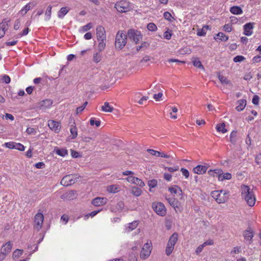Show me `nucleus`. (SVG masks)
<instances>
[{"instance_id": "f257e3e1", "label": "nucleus", "mask_w": 261, "mask_h": 261, "mask_svg": "<svg viewBox=\"0 0 261 261\" xmlns=\"http://www.w3.org/2000/svg\"><path fill=\"white\" fill-rule=\"evenodd\" d=\"M242 199H244L247 205L250 207L254 205L256 201V197L253 189L249 186L242 185L241 187Z\"/></svg>"}, {"instance_id": "f03ea898", "label": "nucleus", "mask_w": 261, "mask_h": 261, "mask_svg": "<svg viewBox=\"0 0 261 261\" xmlns=\"http://www.w3.org/2000/svg\"><path fill=\"white\" fill-rule=\"evenodd\" d=\"M127 43V36L123 31H119L115 37V45L116 48L122 49Z\"/></svg>"}, {"instance_id": "7ed1b4c3", "label": "nucleus", "mask_w": 261, "mask_h": 261, "mask_svg": "<svg viewBox=\"0 0 261 261\" xmlns=\"http://www.w3.org/2000/svg\"><path fill=\"white\" fill-rule=\"evenodd\" d=\"M80 176L76 174H69L64 176L61 180V184L67 187L74 184L77 181Z\"/></svg>"}, {"instance_id": "20e7f679", "label": "nucleus", "mask_w": 261, "mask_h": 261, "mask_svg": "<svg viewBox=\"0 0 261 261\" xmlns=\"http://www.w3.org/2000/svg\"><path fill=\"white\" fill-rule=\"evenodd\" d=\"M178 240V234L177 233H174L170 238L166 248L165 252L167 255H170L172 252L174 245Z\"/></svg>"}, {"instance_id": "39448f33", "label": "nucleus", "mask_w": 261, "mask_h": 261, "mask_svg": "<svg viewBox=\"0 0 261 261\" xmlns=\"http://www.w3.org/2000/svg\"><path fill=\"white\" fill-rule=\"evenodd\" d=\"M115 8L118 11L121 13L128 12L132 9L129 2L125 0H121L117 2L115 4Z\"/></svg>"}, {"instance_id": "423d86ee", "label": "nucleus", "mask_w": 261, "mask_h": 261, "mask_svg": "<svg viewBox=\"0 0 261 261\" xmlns=\"http://www.w3.org/2000/svg\"><path fill=\"white\" fill-rule=\"evenodd\" d=\"M127 37L134 41L136 44L142 38L141 33L134 29H129L127 33Z\"/></svg>"}, {"instance_id": "0eeeda50", "label": "nucleus", "mask_w": 261, "mask_h": 261, "mask_svg": "<svg viewBox=\"0 0 261 261\" xmlns=\"http://www.w3.org/2000/svg\"><path fill=\"white\" fill-rule=\"evenodd\" d=\"M154 211L158 215L164 216L166 214L165 205L161 202H153L152 205Z\"/></svg>"}, {"instance_id": "6e6552de", "label": "nucleus", "mask_w": 261, "mask_h": 261, "mask_svg": "<svg viewBox=\"0 0 261 261\" xmlns=\"http://www.w3.org/2000/svg\"><path fill=\"white\" fill-rule=\"evenodd\" d=\"M152 249L151 243H146L141 249L140 252V257L143 259H145L150 255Z\"/></svg>"}, {"instance_id": "1a4fd4ad", "label": "nucleus", "mask_w": 261, "mask_h": 261, "mask_svg": "<svg viewBox=\"0 0 261 261\" xmlns=\"http://www.w3.org/2000/svg\"><path fill=\"white\" fill-rule=\"evenodd\" d=\"M44 220V216L41 213H38L34 218V227L37 230H39L42 227V223Z\"/></svg>"}, {"instance_id": "9d476101", "label": "nucleus", "mask_w": 261, "mask_h": 261, "mask_svg": "<svg viewBox=\"0 0 261 261\" xmlns=\"http://www.w3.org/2000/svg\"><path fill=\"white\" fill-rule=\"evenodd\" d=\"M48 126L52 131L56 133H59L61 128L60 122L53 120L48 121Z\"/></svg>"}, {"instance_id": "9b49d317", "label": "nucleus", "mask_w": 261, "mask_h": 261, "mask_svg": "<svg viewBox=\"0 0 261 261\" xmlns=\"http://www.w3.org/2000/svg\"><path fill=\"white\" fill-rule=\"evenodd\" d=\"M126 180L130 183L136 185L141 188L145 186L144 182L140 178L133 176H129L126 178Z\"/></svg>"}, {"instance_id": "f8f14e48", "label": "nucleus", "mask_w": 261, "mask_h": 261, "mask_svg": "<svg viewBox=\"0 0 261 261\" xmlns=\"http://www.w3.org/2000/svg\"><path fill=\"white\" fill-rule=\"evenodd\" d=\"M243 236L246 241H248L249 244L252 242V238L254 236V232L252 229L250 227L244 230Z\"/></svg>"}, {"instance_id": "ddd939ff", "label": "nucleus", "mask_w": 261, "mask_h": 261, "mask_svg": "<svg viewBox=\"0 0 261 261\" xmlns=\"http://www.w3.org/2000/svg\"><path fill=\"white\" fill-rule=\"evenodd\" d=\"M9 22L10 19L6 18L0 23V39L4 36L6 31L8 29V22Z\"/></svg>"}, {"instance_id": "4468645a", "label": "nucleus", "mask_w": 261, "mask_h": 261, "mask_svg": "<svg viewBox=\"0 0 261 261\" xmlns=\"http://www.w3.org/2000/svg\"><path fill=\"white\" fill-rule=\"evenodd\" d=\"M107 202L106 198L97 197L92 200L91 203L95 206H100L106 204Z\"/></svg>"}, {"instance_id": "2eb2a0df", "label": "nucleus", "mask_w": 261, "mask_h": 261, "mask_svg": "<svg viewBox=\"0 0 261 261\" xmlns=\"http://www.w3.org/2000/svg\"><path fill=\"white\" fill-rule=\"evenodd\" d=\"M52 103L53 102L50 99H46L39 102L37 107L40 110H45L49 108Z\"/></svg>"}, {"instance_id": "dca6fc26", "label": "nucleus", "mask_w": 261, "mask_h": 261, "mask_svg": "<svg viewBox=\"0 0 261 261\" xmlns=\"http://www.w3.org/2000/svg\"><path fill=\"white\" fill-rule=\"evenodd\" d=\"M254 23H247L245 24L244 28V34L246 36H251L253 34Z\"/></svg>"}, {"instance_id": "f3484780", "label": "nucleus", "mask_w": 261, "mask_h": 261, "mask_svg": "<svg viewBox=\"0 0 261 261\" xmlns=\"http://www.w3.org/2000/svg\"><path fill=\"white\" fill-rule=\"evenodd\" d=\"M96 34L97 39L106 38L105 29L101 25H98L96 27Z\"/></svg>"}, {"instance_id": "a211bd4d", "label": "nucleus", "mask_w": 261, "mask_h": 261, "mask_svg": "<svg viewBox=\"0 0 261 261\" xmlns=\"http://www.w3.org/2000/svg\"><path fill=\"white\" fill-rule=\"evenodd\" d=\"M207 169V168L205 166L198 165L196 167L194 168L193 171L198 174H202L205 173Z\"/></svg>"}, {"instance_id": "6ab92c4d", "label": "nucleus", "mask_w": 261, "mask_h": 261, "mask_svg": "<svg viewBox=\"0 0 261 261\" xmlns=\"http://www.w3.org/2000/svg\"><path fill=\"white\" fill-rule=\"evenodd\" d=\"M11 249L12 243L10 242H8L2 247L1 251H3L7 256L11 252Z\"/></svg>"}, {"instance_id": "aec40b11", "label": "nucleus", "mask_w": 261, "mask_h": 261, "mask_svg": "<svg viewBox=\"0 0 261 261\" xmlns=\"http://www.w3.org/2000/svg\"><path fill=\"white\" fill-rule=\"evenodd\" d=\"M76 192L73 191H71L63 194L61 198L64 200H70L75 198Z\"/></svg>"}, {"instance_id": "412c9836", "label": "nucleus", "mask_w": 261, "mask_h": 261, "mask_svg": "<svg viewBox=\"0 0 261 261\" xmlns=\"http://www.w3.org/2000/svg\"><path fill=\"white\" fill-rule=\"evenodd\" d=\"M238 106L236 109L238 111H242L246 106V100L245 99H240L237 102Z\"/></svg>"}, {"instance_id": "4be33fe9", "label": "nucleus", "mask_w": 261, "mask_h": 261, "mask_svg": "<svg viewBox=\"0 0 261 261\" xmlns=\"http://www.w3.org/2000/svg\"><path fill=\"white\" fill-rule=\"evenodd\" d=\"M217 177L220 181H223L224 179H228V173L223 174L222 170H217Z\"/></svg>"}, {"instance_id": "5701e85b", "label": "nucleus", "mask_w": 261, "mask_h": 261, "mask_svg": "<svg viewBox=\"0 0 261 261\" xmlns=\"http://www.w3.org/2000/svg\"><path fill=\"white\" fill-rule=\"evenodd\" d=\"M70 9L67 7H62L58 13V16L59 18H63L64 16L69 12Z\"/></svg>"}, {"instance_id": "b1692460", "label": "nucleus", "mask_w": 261, "mask_h": 261, "mask_svg": "<svg viewBox=\"0 0 261 261\" xmlns=\"http://www.w3.org/2000/svg\"><path fill=\"white\" fill-rule=\"evenodd\" d=\"M130 193L134 196L138 197L141 195L142 191L140 188L134 186L132 187L131 188Z\"/></svg>"}, {"instance_id": "393cba45", "label": "nucleus", "mask_w": 261, "mask_h": 261, "mask_svg": "<svg viewBox=\"0 0 261 261\" xmlns=\"http://www.w3.org/2000/svg\"><path fill=\"white\" fill-rule=\"evenodd\" d=\"M138 222L134 221L131 223H129L125 226V230L127 232H130L135 229L138 226Z\"/></svg>"}, {"instance_id": "a878e982", "label": "nucleus", "mask_w": 261, "mask_h": 261, "mask_svg": "<svg viewBox=\"0 0 261 261\" xmlns=\"http://www.w3.org/2000/svg\"><path fill=\"white\" fill-rule=\"evenodd\" d=\"M229 11L233 14L240 15L243 13V10L239 6H233L230 8Z\"/></svg>"}, {"instance_id": "bb28decb", "label": "nucleus", "mask_w": 261, "mask_h": 261, "mask_svg": "<svg viewBox=\"0 0 261 261\" xmlns=\"http://www.w3.org/2000/svg\"><path fill=\"white\" fill-rule=\"evenodd\" d=\"M31 3L27 4L21 9V10L19 11V13L22 15H24L28 12V11L31 10L33 7L35 6V5L33 4H32V7H31Z\"/></svg>"}, {"instance_id": "cd10ccee", "label": "nucleus", "mask_w": 261, "mask_h": 261, "mask_svg": "<svg viewBox=\"0 0 261 261\" xmlns=\"http://www.w3.org/2000/svg\"><path fill=\"white\" fill-rule=\"evenodd\" d=\"M214 39L217 41H225L228 39V38L227 36H226L225 35H224L223 33L220 32L217 34L216 36H215L214 37Z\"/></svg>"}, {"instance_id": "c85d7f7f", "label": "nucleus", "mask_w": 261, "mask_h": 261, "mask_svg": "<svg viewBox=\"0 0 261 261\" xmlns=\"http://www.w3.org/2000/svg\"><path fill=\"white\" fill-rule=\"evenodd\" d=\"M229 139L232 143L235 144L239 140L237 132L233 130L230 134Z\"/></svg>"}, {"instance_id": "c756f323", "label": "nucleus", "mask_w": 261, "mask_h": 261, "mask_svg": "<svg viewBox=\"0 0 261 261\" xmlns=\"http://www.w3.org/2000/svg\"><path fill=\"white\" fill-rule=\"evenodd\" d=\"M101 109L105 112H112L114 108L110 105L108 102H105L104 105L101 107Z\"/></svg>"}, {"instance_id": "7c9ffc66", "label": "nucleus", "mask_w": 261, "mask_h": 261, "mask_svg": "<svg viewBox=\"0 0 261 261\" xmlns=\"http://www.w3.org/2000/svg\"><path fill=\"white\" fill-rule=\"evenodd\" d=\"M221 194H220V195H219V196H218L219 198L218 199V200L217 201V202L219 203H224V202L227 201V200L228 198V196H225V195L226 194L225 193H222V191H221Z\"/></svg>"}, {"instance_id": "2f4dec72", "label": "nucleus", "mask_w": 261, "mask_h": 261, "mask_svg": "<svg viewBox=\"0 0 261 261\" xmlns=\"http://www.w3.org/2000/svg\"><path fill=\"white\" fill-rule=\"evenodd\" d=\"M107 190L108 192L115 193L119 191V187L117 185H112L107 187Z\"/></svg>"}, {"instance_id": "473e14b6", "label": "nucleus", "mask_w": 261, "mask_h": 261, "mask_svg": "<svg viewBox=\"0 0 261 261\" xmlns=\"http://www.w3.org/2000/svg\"><path fill=\"white\" fill-rule=\"evenodd\" d=\"M225 124L224 123H222L219 124H217L216 126V129L218 132H221L223 134H224L227 132V129L225 128Z\"/></svg>"}, {"instance_id": "72a5a7b5", "label": "nucleus", "mask_w": 261, "mask_h": 261, "mask_svg": "<svg viewBox=\"0 0 261 261\" xmlns=\"http://www.w3.org/2000/svg\"><path fill=\"white\" fill-rule=\"evenodd\" d=\"M169 191L172 194H179L180 195L182 193L181 189L177 186H174L169 188Z\"/></svg>"}, {"instance_id": "f704fd0d", "label": "nucleus", "mask_w": 261, "mask_h": 261, "mask_svg": "<svg viewBox=\"0 0 261 261\" xmlns=\"http://www.w3.org/2000/svg\"><path fill=\"white\" fill-rule=\"evenodd\" d=\"M209 29V26L206 25L203 27L201 29H198L197 35L199 36H204L206 34V31Z\"/></svg>"}, {"instance_id": "c9c22d12", "label": "nucleus", "mask_w": 261, "mask_h": 261, "mask_svg": "<svg viewBox=\"0 0 261 261\" xmlns=\"http://www.w3.org/2000/svg\"><path fill=\"white\" fill-rule=\"evenodd\" d=\"M167 200H168L170 205L175 208L178 207V202L174 198H168L167 199Z\"/></svg>"}, {"instance_id": "e433bc0d", "label": "nucleus", "mask_w": 261, "mask_h": 261, "mask_svg": "<svg viewBox=\"0 0 261 261\" xmlns=\"http://www.w3.org/2000/svg\"><path fill=\"white\" fill-rule=\"evenodd\" d=\"M100 52H96L94 54L93 57V61L95 63H98L101 60V55Z\"/></svg>"}, {"instance_id": "4c0bfd02", "label": "nucleus", "mask_w": 261, "mask_h": 261, "mask_svg": "<svg viewBox=\"0 0 261 261\" xmlns=\"http://www.w3.org/2000/svg\"><path fill=\"white\" fill-rule=\"evenodd\" d=\"M193 64L194 66L198 68L204 69L203 66L202 65L201 62L199 59L197 58H195L193 59Z\"/></svg>"}, {"instance_id": "58836bf2", "label": "nucleus", "mask_w": 261, "mask_h": 261, "mask_svg": "<svg viewBox=\"0 0 261 261\" xmlns=\"http://www.w3.org/2000/svg\"><path fill=\"white\" fill-rule=\"evenodd\" d=\"M55 151L57 154L61 156H65L67 154V150L65 149H57L55 150Z\"/></svg>"}, {"instance_id": "ea45409f", "label": "nucleus", "mask_w": 261, "mask_h": 261, "mask_svg": "<svg viewBox=\"0 0 261 261\" xmlns=\"http://www.w3.org/2000/svg\"><path fill=\"white\" fill-rule=\"evenodd\" d=\"M51 9H52V7L50 5L48 6L47 8V9H46V11L45 14V16H46V18H45L46 20H48L50 18L51 14Z\"/></svg>"}, {"instance_id": "a19ab883", "label": "nucleus", "mask_w": 261, "mask_h": 261, "mask_svg": "<svg viewBox=\"0 0 261 261\" xmlns=\"http://www.w3.org/2000/svg\"><path fill=\"white\" fill-rule=\"evenodd\" d=\"M172 35V31L169 30V29H167V31L163 34L164 38L167 40H170L171 38Z\"/></svg>"}, {"instance_id": "79ce46f5", "label": "nucleus", "mask_w": 261, "mask_h": 261, "mask_svg": "<svg viewBox=\"0 0 261 261\" xmlns=\"http://www.w3.org/2000/svg\"><path fill=\"white\" fill-rule=\"evenodd\" d=\"M218 78L222 84L225 85L228 84V81L226 77L224 76L223 75L220 73L218 74Z\"/></svg>"}, {"instance_id": "37998d69", "label": "nucleus", "mask_w": 261, "mask_h": 261, "mask_svg": "<svg viewBox=\"0 0 261 261\" xmlns=\"http://www.w3.org/2000/svg\"><path fill=\"white\" fill-rule=\"evenodd\" d=\"M70 130L71 135H72V138H75L77 136V131L76 127L75 126H72L70 128Z\"/></svg>"}, {"instance_id": "c03bdc74", "label": "nucleus", "mask_w": 261, "mask_h": 261, "mask_svg": "<svg viewBox=\"0 0 261 261\" xmlns=\"http://www.w3.org/2000/svg\"><path fill=\"white\" fill-rule=\"evenodd\" d=\"M221 191L219 192V191H214L211 192V196L213 198H214L216 201H217L218 199L219 198L218 196H219V195H220Z\"/></svg>"}, {"instance_id": "a18cd8bd", "label": "nucleus", "mask_w": 261, "mask_h": 261, "mask_svg": "<svg viewBox=\"0 0 261 261\" xmlns=\"http://www.w3.org/2000/svg\"><path fill=\"white\" fill-rule=\"evenodd\" d=\"M242 251V247L241 246H237L234 247L231 251V254H238Z\"/></svg>"}, {"instance_id": "49530a36", "label": "nucleus", "mask_w": 261, "mask_h": 261, "mask_svg": "<svg viewBox=\"0 0 261 261\" xmlns=\"http://www.w3.org/2000/svg\"><path fill=\"white\" fill-rule=\"evenodd\" d=\"M147 29L150 31H155L157 30L156 25L153 23H149L147 25Z\"/></svg>"}, {"instance_id": "de8ad7c7", "label": "nucleus", "mask_w": 261, "mask_h": 261, "mask_svg": "<svg viewBox=\"0 0 261 261\" xmlns=\"http://www.w3.org/2000/svg\"><path fill=\"white\" fill-rule=\"evenodd\" d=\"M164 17L165 19L169 21H172V19H173L174 18L172 17L171 14L170 13L168 12H165L164 13Z\"/></svg>"}, {"instance_id": "09e8293b", "label": "nucleus", "mask_w": 261, "mask_h": 261, "mask_svg": "<svg viewBox=\"0 0 261 261\" xmlns=\"http://www.w3.org/2000/svg\"><path fill=\"white\" fill-rule=\"evenodd\" d=\"M91 125H95L97 127H99L100 125V121L99 120H95L94 118H91L90 120Z\"/></svg>"}, {"instance_id": "8fccbe9b", "label": "nucleus", "mask_w": 261, "mask_h": 261, "mask_svg": "<svg viewBox=\"0 0 261 261\" xmlns=\"http://www.w3.org/2000/svg\"><path fill=\"white\" fill-rule=\"evenodd\" d=\"M147 151L153 156H160V155L161 154V152L154 150L153 149H148Z\"/></svg>"}, {"instance_id": "3c124183", "label": "nucleus", "mask_w": 261, "mask_h": 261, "mask_svg": "<svg viewBox=\"0 0 261 261\" xmlns=\"http://www.w3.org/2000/svg\"><path fill=\"white\" fill-rule=\"evenodd\" d=\"M148 186L151 188L155 187L157 185V181L155 179L149 180L148 182Z\"/></svg>"}, {"instance_id": "603ef678", "label": "nucleus", "mask_w": 261, "mask_h": 261, "mask_svg": "<svg viewBox=\"0 0 261 261\" xmlns=\"http://www.w3.org/2000/svg\"><path fill=\"white\" fill-rule=\"evenodd\" d=\"M245 59V58L242 56H237L233 58V61L236 63L241 62Z\"/></svg>"}, {"instance_id": "864d4df0", "label": "nucleus", "mask_w": 261, "mask_h": 261, "mask_svg": "<svg viewBox=\"0 0 261 261\" xmlns=\"http://www.w3.org/2000/svg\"><path fill=\"white\" fill-rule=\"evenodd\" d=\"M29 31H30V30L28 28H25V29H24L23 30L22 33H19L17 35V37L19 38V37H21L23 36H25V35H28Z\"/></svg>"}, {"instance_id": "5fc2aeb1", "label": "nucleus", "mask_w": 261, "mask_h": 261, "mask_svg": "<svg viewBox=\"0 0 261 261\" xmlns=\"http://www.w3.org/2000/svg\"><path fill=\"white\" fill-rule=\"evenodd\" d=\"M23 253L22 250L16 249L15 250L13 253V255L14 257H18L20 256Z\"/></svg>"}, {"instance_id": "6e6d98bb", "label": "nucleus", "mask_w": 261, "mask_h": 261, "mask_svg": "<svg viewBox=\"0 0 261 261\" xmlns=\"http://www.w3.org/2000/svg\"><path fill=\"white\" fill-rule=\"evenodd\" d=\"M92 23H88L86 25H84L82 27V30L83 32H87L89 30H90L92 28Z\"/></svg>"}, {"instance_id": "4d7b16f0", "label": "nucleus", "mask_w": 261, "mask_h": 261, "mask_svg": "<svg viewBox=\"0 0 261 261\" xmlns=\"http://www.w3.org/2000/svg\"><path fill=\"white\" fill-rule=\"evenodd\" d=\"M24 148V146L22 144L19 143H15V149L20 151H23Z\"/></svg>"}, {"instance_id": "13d9d810", "label": "nucleus", "mask_w": 261, "mask_h": 261, "mask_svg": "<svg viewBox=\"0 0 261 261\" xmlns=\"http://www.w3.org/2000/svg\"><path fill=\"white\" fill-rule=\"evenodd\" d=\"M180 171L182 174L186 178H188L189 176V172L185 168H182L180 169Z\"/></svg>"}, {"instance_id": "bf43d9fd", "label": "nucleus", "mask_w": 261, "mask_h": 261, "mask_svg": "<svg viewBox=\"0 0 261 261\" xmlns=\"http://www.w3.org/2000/svg\"><path fill=\"white\" fill-rule=\"evenodd\" d=\"M106 47V43L99 42L98 44V49L99 52L104 50Z\"/></svg>"}, {"instance_id": "052dcab7", "label": "nucleus", "mask_w": 261, "mask_h": 261, "mask_svg": "<svg viewBox=\"0 0 261 261\" xmlns=\"http://www.w3.org/2000/svg\"><path fill=\"white\" fill-rule=\"evenodd\" d=\"M259 97L258 95H254L252 98V103L255 105H258L259 103Z\"/></svg>"}, {"instance_id": "680f3d73", "label": "nucleus", "mask_w": 261, "mask_h": 261, "mask_svg": "<svg viewBox=\"0 0 261 261\" xmlns=\"http://www.w3.org/2000/svg\"><path fill=\"white\" fill-rule=\"evenodd\" d=\"M15 142H10L8 143H5V146L7 148H11V149H15Z\"/></svg>"}, {"instance_id": "e2e57ef3", "label": "nucleus", "mask_w": 261, "mask_h": 261, "mask_svg": "<svg viewBox=\"0 0 261 261\" xmlns=\"http://www.w3.org/2000/svg\"><path fill=\"white\" fill-rule=\"evenodd\" d=\"M26 132L29 135H31V134L35 135L36 133V129L35 128H32V127L27 128V129L26 130Z\"/></svg>"}, {"instance_id": "0e129e2a", "label": "nucleus", "mask_w": 261, "mask_h": 261, "mask_svg": "<svg viewBox=\"0 0 261 261\" xmlns=\"http://www.w3.org/2000/svg\"><path fill=\"white\" fill-rule=\"evenodd\" d=\"M165 169H167L170 172H173L177 171L179 169V167L178 166H174L172 167H166Z\"/></svg>"}, {"instance_id": "69168bd1", "label": "nucleus", "mask_w": 261, "mask_h": 261, "mask_svg": "<svg viewBox=\"0 0 261 261\" xmlns=\"http://www.w3.org/2000/svg\"><path fill=\"white\" fill-rule=\"evenodd\" d=\"M20 25H21V24H20V20L17 19L15 21L14 25V29L15 30H18L20 27Z\"/></svg>"}, {"instance_id": "338daca9", "label": "nucleus", "mask_w": 261, "mask_h": 261, "mask_svg": "<svg viewBox=\"0 0 261 261\" xmlns=\"http://www.w3.org/2000/svg\"><path fill=\"white\" fill-rule=\"evenodd\" d=\"M163 93L162 92H160L158 94H154L153 98L155 99L156 101H160V98L162 97Z\"/></svg>"}, {"instance_id": "774afa93", "label": "nucleus", "mask_w": 261, "mask_h": 261, "mask_svg": "<svg viewBox=\"0 0 261 261\" xmlns=\"http://www.w3.org/2000/svg\"><path fill=\"white\" fill-rule=\"evenodd\" d=\"M204 245L202 244L200 245H199L196 250V253L198 254L200 253L203 250V248L204 247Z\"/></svg>"}]
</instances>
